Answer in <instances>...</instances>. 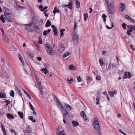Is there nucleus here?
I'll return each mask as SVG.
<instances>
[{
	"mask_svg": "<svg viewBox=\"0 0 135 135\" xmlns=\"http://www.w3.org/2000/svg\"><path fill=\"white\" fill-rule=\"evenodd\" d=\"M45 46L47 52L49 55H52L54 54V51L50 44H45Z\"/></svg>",
	"mask_w": 135,
	"mask_h": 135,
	"instance_id": "f257e3e1",
	"label": "nucleus"
},
{
	"mask_svg": "<svg viewBox=\"0 0 135 135\" xmlns=\"http://www.w3.org/2000/svg\"><path fill=\"white\" fill-rule=\"evenodd\" d=\"M12 14L11 13L10 15H2L0 17V19L1 20L2 22L4 23L5 22L4 19L6 21L11 22L12 21L11 19V16Z\"/></svg>",
	"mask_w": 135,
	"mask_h": 135,
	"instance_id": "f03ea898",
	"label": "nucleus"
},
{
	"mask_svg": "<svg viewBox=\"0 0 135 135\" xmlns=\"http://www.w3.org/2000/svg\"><path fill=\"white\" fill-rule=\"evenodd\" d=\"M109 13L113 15L115 13V9L114 7V3L113 1H112L110 3V6H108L107 8Z\"/></svg>",
	"mask_w": 135,
	"mask_h": 135,
	"instance_id": "7ed1b4c3",
	"label": "nucleus"
},
{
	"mask_svg": "<svg viewBox=\"0 0 135 135\" xmlns=\"http://www.w3.org/2000/svg\"><path fill=\"white\" fill-rule=\"evenodd\" d=\"M93 124L95 130L98 131H99L100 129V126L98 121L96 118L94 119Z\"/></svg>",
	"mask_w": 135,
	"mask_h": 135,
	"instance_id": "20e7f679",
	"label": "nucleus"
},
{
	"mask_svg": "<svg viewBox=\"0 0 135 135\" xmlns=\"http://www.w3.org/2000/svg\"><path fill=\"white\" fill-rule=\"evenodd\" d=\"M72 40L74 42L75 41H76V43H77L79 37L76 32H74L72 33Z\"/></svg>",
	"mask_w": 135,
	"mask_h": 135,
	"instance_id": "39448f33",
	"label": "nucleus"
},
{
	"mask_svg": "<svg viewBox=\"0 0 135 135\" xmlns=\"http://www.w3.org/2000/svg\"><path fill=\"white\" fill-rule=\"evenodd\" d=\"M3 11L4 13V15H10L11 13L10 11L8 8L5 7H4L3 9Z\"/></svg>",
	"mask_w": 135,
	"mask_h": 135,
	"instance_id": "423d86ee",
	"label": "nucleus"
},
{
	"mask_svg": "<svg viewBox=\"0 0 135 135\" xmlns=\"http://www.w3.org/2000/svg\"><path fill=\"white\" fill-rule=\"evenodd\" d=\"M24 25H26V26L25 28L26 30H27L28 31H31V30L30 29L32 25V23H30L28 24H25Z\"/></svg>",
	"mask_w": 135,
	"mask_h": 135,
	"instance_id": "0eeeda50",
	"label": "nucleus"
},
{
	"mask_svg": "<svg viewBox=\"0 0 135 135\" xmlns=\"http://www.w3.org/2000/svg\"><path fill=\"white\" fill-rule=\"evenodd\" d=\"M131 74L129 72H125L123 76V78L125 79L129 78L131 77Z\"/></svg>",
	"mask_w": 135,
	"mask_h": 135,
	"instance_id": "6e6552de",
	"label": "nucleus"
},
{
	"mask_svg": "<svg viewBox=\"0 0 135 135\" xmlns=\"http://www.w3.org/2000/svg\"><path fill=\"white\" fill-rule=\"evenodd\" d=\"M80 114L81 116L83 117V119L84 120L86 121L87 120V118H86V116L84 111H81L80 113Z\"/></svg>",
	"mask_w": 135,
	"mask_h": 135,
	"instance_id": "1a4fd4ad",
	"label": "nucleus"
},
{
	"mask_svg": "<svg viewBox=\"0 0 135 135\" xmlns=\"http://www.w3.org/2000/svg\"><path fill=\"white\" fill-rule=\"evenodd\" d=\"M68 7V8L70 9H72V1H70V2L69 3V4L67 5H65L63 7L65 8L66 7Z\"/></svg>",
	"mask_w": 135,
	"mask_h": 135,
	"instance_id": "9d476101",
	"label": "nucleus"
},
{
	"mask_svg": "<svg viewBox=\"0 0 135 135\" xmlns=\"http://www.w3.org/2000/svg\"><path fill=\"white\" fill-rule=\"evenodd\" d=\"M66 108L65 107L63 109H62V111L63 113V117H64L65 118V117H67L68 116L67 115L69 113L66 110V109H65Z\"/></svg>",
	"mask_w": 135,
	"mask_h": 135,
	"instance_id": "9b49d317",
	"label": "nucleus"
},
{
	"mask_svg": "<svg viewBox=\"0 0 135 135\" xmlns=\"http://www.w3.org/2000/svg\"><path fill=\"white\" fill-rule=\"evenodd\" d=\"M121 6L120 7V10L121 11H124L125 9V6L124 4L122 3H120Z\"/></svg>",
	"mask_w": 135,
	"mask_h": 135,
	"instance_id": "f8f14e48",
	"label": "nucleus"
},
{
	"mask_svg": "<svg viewBox=\"0 0 135 135\" xmlns=\"http://www.w3.org/2000/svg\"><path fill=\"white\" fill-rule=\"evenodd\" d=\"M3 36L4 42L7 44L8 43L9 41V40L8 37L6 36V34L4 35Z\"/></svg>",
	"mask_w": 135,
	"mask_h": 135,
	"instance_id": "ddd939ff",
	"label": "nucleus"
},
{
	"mask_svg": "<svg viewBox=\"0 0 135 135\" xmlns=\"http://www.w3.org/2000/svg\"><path fill=\"white\" fill-rule=\"evenodd\" d=\"M72 124L74 127H76L79 125V123L78 122L74 120L72 121Z\"/></svg>",
	"mask_w": 135,
	"mask_h": 135,
	"instance_id": "4468645a",
	"label": "nucleus"
},
{
	"mask_svg": "<svg viewBox=\"0 0 135 135\" xmlns=\"http://www.w3.org/2000/svg\"><path fill=\"white\" fill-rule=\"evenodd\" d=\"M7 118L9 119H13L14 118V116L12 114L8 113L7 114Z\"/></svg>",
	"mask_w": 135,
	"mask_h": 135,
	"instance_id": "2eb2a0df",
	"label": "nucleus"
},
{
	"mask_svg": "<svg viewBox=\"0 0 135 135\" xmlns=\"http://www.w3.org/2000/svg\"><path fill=\"white\" fill-rule=\"evenodd\" d=\"M51 25V22L48 20L46 22L45 27H49Z\"/></svg>",
	"mask_w": 135,
	"mask_h": 135,
	"instance_id": "dca6fc26",
	"label": "nucleus"
},
{
	"mask_svg": "<svg viewBox=\"0 0 135 135\" xmlns=\"http://www.w3.org/2000/svg\"><path fill=\"white\" fill-rule=\"evenodd\" d=\"M53 12V13H54V15H55L56 13H59L60 12L59 9L57 8V7H55L54 8V9Z\"/></svg>",
	"mask_w": 135,
	"mask_h": 135,
	"instance_id": "f3484780",
	"label": "nucleus"
},
{
	"mask_svg": "<svg viewBox=\"0 0 135 135\" xmlns=\"http://www.w3.org/2000/svg\"><path fill=\"white\" fill-rule=\"evenodd\" d=\"M76 2H75V5L76 8H79L80 7V3L77 0H75Z\"/></svg>",
	"mask_w": 135,
	"mask_h": 135,
	"instance_id": "a211bd4d",
	"label": "nucleus"
},
{
	"mask_svg": "<svg viewBox=\"0 0 135 135\" xmlns=\"http://www.w3.org/2000/svg\"><path fill=\"white\" fill-rule=\"evenodd\" d=\"M18 56H19V58L20 59V61L22 62V64L23 65H24L25 63H24V62L23 60L22 59V58L21 56V55L20 54H18Z\"/></svg>",
	"mask_w": 135,
	"mask_h": 135,
	"instance_id": "6ab92c4d",
	"label": "nucleus"
},
{
	"mask_svg": "<svg viewBox=\"0 0 135 135\" xmlns=\"http://www.w3.org/2000/svg\"><path fill=\"white\" fill-rule=\"evenodd\" d=\"M19 5L18 4L17 2H14L13 4V6L14 8H15L16 9H17Z\"/></svg>",
	"mask_w": 135,
	"mask_h": 135,
	"instance_id": "aec40b11",
	"label": "nucleus"
},
{
	"mask_svg": "<svg viewBox=\"0 0 135 135\" xmlns=\"http://www.w3.org/2000/svg\"><path fill=\"white\" fill-rule=\"evenodd\" d=\"M51 30V29H49L48 31H44L43 32V35L44 36L48 34V33L49 32H50Z\"/></svg>",
	"mask_w": 135,
	"mask_h": 135,
	"instance_id": "412c9836",
	"label": "nucleus"
},
{
	"mask_svg": "<svg viewBox=\"0 0 135 135\" xmlns=\"http://www.w3.org/2000/svg\"><path fill=\"white\" fill-rule=\"evenodd\" d=\"M6 97V95L5 93H0V98H5Z\"/></svg>",
	"mask_w": 135,
	"mask_h": 135,
	"instance_id": "4be33fe9",
	"label": "nucleus"
},
{
	"mask_svg": "<svg viewBox=\"0 0 135 135\" xmlns=\"http://www.w3.org/2000/svg\"><path fill=\"white\" fill-rule=\"evenodd\" d=\"M99 62L101 66H102L104 65L103 60L102 58H101L99 60Z\"/></svg>",
	"mask_w": 135,
	"mask_h": 135,
	"instance_id": "5701e85b",
	"label": "nucleus"
},
{
	"mask_svg": "<svg viewBox=\"0 0 135 135\" xmlns=\"http://www.w3.org/2000/svg\"><path fill=\"white\" fill-rule=\"evenodd\" d=\"M36 80L39 87H40V88H41L42 86L41 85V82L39 80V79H36Z\"/></svg>",
	"mask_w": 135,
	"mask_h": 135,
	"instance_id": "b1692460",
	"label": "nucleus"
},
{
	"mask_svg": "<svg viewBox=\"0 0 135 135\" xmlns=\"http://www.w3.org/2000/svg\"><path fill=\"white\" fill-rule=\"evenodd\" d=\"M26 131L27 133H30L31 131L29 126H27L26 127Z\"/></svg>",
	"mask_w": 135,
	"mask_h": 135,
	"instance_id": "393cba45",
	"label": "nucleus"
},
{
	"mask_svg": "<svg viewBox=\"0 0 135 135\" xmlns=\"http://www.w3.org/2000/svg\"><path fill=\"white\" fill-rule=\"evenodd\" d=\"M27 53L31 57V58H32L34 56V55L32 53L30 52L29 51H27Z\"/></svg>",
	"mask_w": 135,
	"mask_h": 135,
	"instance_id": "a878e982",
	"label": "nucleus"
},
{
	"mask_svg": "<svg viewBox=\"0 0 135 135\" xmlns=\"http://www.w3.org/2000/svg\"><path fill=\"white\" fill-rule=\"evenodd\" d=\"M18 113L21 118H23V112H18Z\"/></svg>",
	"mask_w": 135,
	"mask_h": 135,
	"instance_id": "bb28decb",
	"label": "nucleus"
},
{
	"mask_svg": "<svg viewBox=\"0 0 135 135\" xmlns=\"http://www.w3.org/2000/svg\"><path fill=\"white\" fill-rule=\"evenodd\" d=\"M39 88L40 90L41 94L42 95H44V94L45 92L43 90V89L42 87L41 86V88H40V87H39Z\"/></svg>",
	"mask_w": 135,
	"mask_h": 135,
	"instance_id": "cd10ccee",
	"label": "nucleus"
},
{
	"mask_svg": "<svg viewBox=\"0 0 135 135\" xmlns=\"http://www.w3.org/2000/svg\"><path fill=\"white\" fill-rule=\"evenodd\" d=\"M25 7L20 5H19L17 10H21L25 9Z\"/></svg>",
	"mask_w": 135,
	"mask_h": 135,
	"instance_id": "c85d7f7f",
	"label": "nucleus"
},
{
	"mask_svg": "<svg viewBox=\"0 0 135 135\" xmlns=\"http://www.w3.org/2000/svg\"><path fill=\"white\" fill-rule=\"evenodd\" d=\"M77 22H76V21H75L74 22V30H75L76 29H77Z\"/></svg>",
	"mask_w": 135,
	"mask_h": 135,
	"instance_id": "c756f323",
	"label": "nucleus"
},
{
	"mask_svg": "<svg viewBox=\"0 0 135 135\" xmlns=\"http://www.w3.org/2000/svg\"><path fill=\"white\" fill-rule=\"evenodd\" d=\"M88 17V15L86 13H85L84 15V18L85 21H86Z\"/></svg>",
	"mask_w": 135,
	"mask_h": 135,
	"instance_id": "7c9ffc66",
	"label": "nucleus"
},
{
	"mask_svg": "<svg viewBox=\"0 0 135 135\" xmlns=\"http://www.w3.org/2000/svg\"><path fill=\"white\" fill-rule=\"evenodd\" d=\"M56 100H57V102L59 103V106H60V107H61V108L62 109H63L64 108H64L63 107V104H62L61 103L59 100H58L57 99V98H56Z\"/></svg>",
	"mask_w": 135,
	"mask_h": 135,
	"instance_id": "2f4dec72",
	"label": "nucleus"
},
{
	"mask_svg": "<svg viewBox=\"0 0 135 135\" xmlns=\"http://www.w3.org/2000/svg\"><path fill=\"white\" fill-rule=\"evenodd\" d=\"M53 31L55 35L57 36V28H54Z\"/></svg>",
	"mask_w": 135,
	"mask_h": 135,
	"instance_id": "473e14b6",
	"label": "nucleus"
},
{
	"mask_svg": "<svg viewBox=\"0 0 135 135\" xmlns=\"http://www.w3.org/2000/svg\"><path fill=\"white\" fill-rule=\"evenodd\" d=\"M65 105L67 108L70 109H73V108H72V107H71V106L67 104H66V103L65 104Z\"/></svg>",
	"mask_w": 135,
	"mask_h": 135,
	"instance_id": "72a5a7b5",
	"label": "nucleus"
},
{
	"mask_svg": "<svg viewBox=\"0 0 135 135\" xmlns=\"http://www.w3.org/2000/svg\"><path fill=\"white\" fill-rule=\"evenodd\" d=\"M57 135H66V134L64 133V130L60 131L57 134Z\"/></svg>",
	"mask_w": 135,
	"mask_h": 135,
	"instance_id": "f704fd0d",
	"label": "nucleus"
},
{
	"mask_svg": "<svg viewBox=\"0 0 135 135\" xmlns=\"http://www.w3.org/2000/svg\"><path fill=\"white\" fill-rule=\"evenodd\" d=\"M65 30L64 28L60 30V32H61V34H60V36H61L64 35V33L63 32L64 31H65Z\"/></svg>",
	"mask_w": 135,
	"mask_h": 135,
	"instance_id": "c9c22d12",
	"label": "nucleus"
},
{
	"mask_svg": "<svg viewBox=\"0 0 135 135\" xmlns=\"http://www.w3.org/2000/svg\"><path fill=\"white\" fill-rule=\"evenodd\" d=\"M69 69L71 70H73L75 69L73 65H71L69 66Z\"/></svg>",
	"mask_w": 135,
	"mask_h": 135,
	"instance_id": "e433bc0d",
	"label": "nucleus"
},
{
	"mask_svg": "<svg viewBox=\"0 0 135 135\" xmlns=\"http://www.w3.org/2000/svg\"><path fill=\"white\" fill-rule=\"evenodd\" d=\"M10 95L12 97H14L15 95V93L12 90H11V93L10 94Z\"/></svg>",
	"mask_w": 135,
	"mask_h": 135,
	"instance_id": "4c0bfd02",
	"label": "nucleus"
},
{
	"mask_svg": "<svg viewBox=\"0 0 135 135\" xmlns=\"http://www.w3.org/2000/svg\"><path fill=\"white\" fill-rule=\"evenodd\" d=\"M108 93L109 95L111 97H112L114 96V94H113V93H112V91H109L108 92Z\"/></svg>",
	"mask_w": 135,
	"mask_h": 135,
	"instance_id": "58836bf2",
	"label": "nucleus"
},
{
	"mask_svg": "<svg viewBox=\"0 0 135 135\" xmlns=\"http://www.w3.org/2000/svg\"><path fill=\"white\" fill-rule=\"evenodd\" d=\"M126 26L127 25L125 23H123L122 25V26L123 29H125L126 28Z\"/></svg>",
	"mask_w": 135,
	"mask_h": 135,
	"instance_id": "ea45409f",
	"label": "nucleus"
},
{
	"mask_svg": "<svg viewBox=\"0 0 135 135\" xmlns=\"http://www.w3.org/2000/svg\"><path fill=\"white\" fill-rule=\"evenodd\" d=\"M76 78L79 82H80L82 81V79L80 76H77Z\"/></svg>",
	"mask_w": 135,
	"mask_h": 135,
	"instance_id": "a19ab883",
	"label": "nucleus"
},
{
	"mask_svg": "<svg viewBox=\"0 0 135 135\" xmlns=\"http://www.w3.org/2000/svg\"><path fill=\"white\" fill-rule=\"evenodd\" d=\"M67 117H65V118L63 117V122L65 123H66V122L65 120H68V118H67Z\"/></svg>",
	"mask_w": 135,
	"mask_h": 135,
	"instance_id": "79ce46f5",
	"label": "nucleus"
},
{
	"mask_svg": "<svg viewBox=\"0 0 135 135\" xmlns=\"http://www.w3.org/2000/svg\"><path fill=\"white\" fill-rule=\"evenodd\" d=\"M105 2L107 6V7H108V6H110V3L109 4H108V0H105Z\"/></svg>",
	"mask_w": 135,
	"mask_h": 135,
	"instance_id": "37998d69",
	"label": "nucleus"
},
{
	"mask_svg": "<svg viewBox=\"0 0 135 135\" xmlns=\"http://www.w3.org/2000/svg\"><path fill=\"white\" fill-rule=\"evenodd\" d=\"M25 94L27 95V97H28L30 99H31L32 98L29 95V94L27 93H25Z\"/></svg>",
	"mask_w": 135,
	"mask_h": 135,
	"instance_id": "c03bdc74",
	"label": "nucleus"
},
{
	"mask_svg": "<svg viewBox=\"0 0 135 135\" xmlns=\"http://www.w3.org/2000/svg\"><path fill=\"white\" fill-rule=\"evenodd\" d=\"M60 130V128L59 127L57 129L56 131V133L57 134H58L59 133V131Z\"/></svg>",
	"mask_w": 135,
	"mask_h": 135,
	"instance_id": "a18cd8bd",
	"label": "nucleus"
},
{
	"mask_svg": "<svg viewBox=\"0 0 135 135\" xmlns=\"http://www.w3.org/2000/svg\"><path fill=\"white\" fill-rule=\"evenodd\" d=\"M101 77H100L98 75H97L96 76V80L98 81H99Z\"/></svg>",
	"mask_w": 135,
	"mask_h": 135,
	"instance_id": "49530a36",
	"label": "nucleus"
},
{
	"mask_svg": "<svg viewBox=\"0 0 135 135\" xmlns=\"http://www.w3.org/2000/svg\"><path fill=\"white\" fill-rule=\"evenodd\" d=\"M0 30L1 31V32L3 33V36L4 35H6L5 33H4V31L2 28H1L0 29Z\"/></svg>",
	"mask_w": 135,
	"mask_h": 135,
	"instance_id": "de8ad7c7",
	"label": "nucleus"
},
{
	"mask_svg": "<svg viewBox=\"0 0 135 135\" xmlns=\"http://www.w3.org/2000/svg\"><path fill=\"white\" fill-rule=\"evenodd\" d=\"M69 54V53H67L64 54L63 56V58H65L68 56Z\"/></svg>",
	"mask_w": 135,
	"mask_h": 135,
	"instance_id": "09e8293b",
	"label": "nucleus"
},
{
	"mask_svg": "<svg viewBox=\"0 0 135 135\" xmlns=\"http://www.w3.org/2000/svg\"><path fill=\"white\" fill-rule=\"evenodd\" d=\"M119 131L120 133H122L124 135H127L125 133H124L122 131L121 129H119Z\"/></svg>",
	"mask_w": 135,
	"mask_h": 135,
	"instance_id": "8fccbe9b",
	"label": "nucleus"
},
{
	"mask_svg": "<svg viewBox=\"0 0 135 135\" xmlns=\"http://www.w3.org/2000/svg\"><path fill=\"white\" fill-rule=\"evenodd\" d=\"M47 69L46 68H43L41 70V71H42L45 72V71H47Z\"/></svg>",
	"mask_w": 135,
	"mask_h": 135,
	"instance_id": "3c124183",
	"label": "nucleus"
},
{
	"mask_svg": "<svg viewBox=\"0 0 135 135\" xmlns=\"http://www.w3.org/2000/svg\"><path fill=\"white\" fill-rule=\"evenodd\" d=\"M130 47L132 49V50L134 51L135 50V49L133 47V46L132 45H130Z\"/></svg>",
	"mask_w": 135,
	"mask_h": 135,
	"instance_id": "603ef678",
	"label": "nucleus"
},
{
	"mask_svg": "<svg viewBox=\"0 0 135 135\" xmlns=\"http://www.w3.org/2000/svg\"><path fill=\"white\" fill-rule=\"evenodd\" d=\"M48 8V7L47 6H46L43 9H42L41 11H44L47 8Z\"/></svg>",
	"mask_w": 135,
	"mask_h": 135,
	"instance_id": "864d4df0",
	"label": "nucleus"
},
{
	"mask_svg": "<svg viewBox=\"0 0 135 135\" xmlns=\"http://www.w3.org/2000/svg\"><path fill=\"white\" fill-rule=\"evenodd\" d=\"M125 17L126 19H127L128 20H129V18L130 17L128 16L127 15H126L125 16Z\"/></svg>",
	"mask_w": 135,
	"mask_h": 135,
	"instance_id": "5fc2aeb1",
	"label": "nucleus"
},
{
	"mask_svg": "<svg viewBox=\"0 0 135 135\" xmlns=\"http://www.w3.org/2000/svg\"><path fill=\"white\" fill-rule=\"evenodd\" d=\"M132 27V25H128L127 26V27L129 29L131 28Z\"/></svg>",
	"mask_w": 135,
	"mask_h": 135,
	"instance_id": "6e6d98bb",
	"label": "nucleus"
},
{
	"mask_svg": "<svg viewBox=\"0 0 135 135\" xmlns=\"http://www.w3.org/2000/svg\"><path fill=\"white\" fill-rule=\"evenodd\" d=\"M10 131L11 133H15V131L13 129H12L10 130Z\"/></svg>",
	"mask_w": 135,
	"mask_h": 135,
	"instance_id": "4d7b16f0",
	"label": "nucleus"
},
{
	"mask_svg": "<svg viewBox=\"0 0 135 135\" xmlns=\"http://www.w3.org/2000/svg\"><path fill=\"white\" fill-rule=\"evenodd\" d=\"M4 74L5 76H7L8 75V73L6 71H4Z\"/></svg>",
	"mask_w": 135,
	"mask_h": 135,
	"instance_id": "13d9d810",
	"label": "nucleus"
},
{
	"mask_svg": "<svg viewBox=\"0 0 135 135\" xmlns=\"http://www.w3.org/2000/svg\"><path fill=\"white\" fill-rule=\"evenodd\" d=\"M30 108L32 110V111H34L35 110V109L33 108V106L32 105L30 106Z\"/></svg>",
	"mask_w": 135,
	"mask_h": 135,
	"instance_id": "bf43d9fd",
	"label": "nucleus"
},
{
	"mask_svg": "<svg viewBox=\"0 0 135 135\" xmlns=\"http://www.w3.org/2000/svg\"><path fill=\"white\" fill-rule=\"evenodd\" d=\"M130 32L129 30H128L127 32V34L129 36H130L131 35V33Z\"/></svg>",
	"mask_w": 135,
	"mask_h": 135,
	"instance_id": "052dcab7",
	"label": "nucleus"
},
{
	"mask_svg": "<svg viewBox=\"0 0 135 135\" xmlns=\"http://www.w3.org/2000/svg\"><path fill=\"white\" fill-rule=\"evenodd\" d=\"M37 60L38 61H41L42 60V58L40 57H37Z\"/></svg>",
	"mask_w": 135,
	"mask_h": 135,
	"instance_id": "680f3d73",
	"label": "nucleus"
},
{
	"mask_svg": "<svg viewBox=\"0 0 135 135\" xmlns=\"http://www.w3.org/2000/svg\"><path fill=\"white\" fill-rule=\"evenodd\" d=\"M33 118V117L32 116H29L28 117V119H29V120H32V119Z\"/></svg>",
	"mask_w": 135,
	"mask_h": 135,
	"instance_id": "e2e57ef3",
	"label": "nucleus"
},
{
	"mask_svg": "<svg viewBox=\"0 0 135 135\" xmlns=\"http://www.w3.org/2000/svg\"><path fill=\"white\" fill-rule=\"evenodd\" d=\"M34 31L38 33L39 32V30L38 29H34Z\"/></svg>",
	"mask_w": 135,
	"mask_h": 135,
	"instance_id": "0e129e2a",
	"label": "nucleus"
},
{
	"mask_svg": "<svg viewBox=\"0 0 135 135\" xmlns=\"http://www.w3.org/2000/svg\"><path fill=\"white\" fill-rule=\"evenodd\" d=\"M129 20L131 22H134V20L131 17H130L129 19Z\"/></svg>",
	"mask_w": 135,
	"mask_h": 135,
	"instance_id": "69168bd1",
	"label": "nucleus"
},
{
	"mask_svg": "<svg viewBox=\"0 0 135 135\" xmlns=\"http://www.w3.org/2000/svg\"><path fill=\"white\" fill-rule=\"evenodd\" d=\"M86 80H91V79L90 78L89 76H87V77L86 79Z\"/></svg>",
	"mask_w": 135,
	"mask_h": 135,
	"instance_id": "338daca9",
	"label": "nucleus"
},
{
	"mask_svg": "<svg viewBox=\"0 0 135 135\" xmlns=\"http://www.w3.org/2000/svg\"><path fill=\"white\" fill-rule=\"evenodd\" d=\"M38 43L40 44H42V40H40L38 41Z\"/></svg>",
	"mask_w": 135,
	"mask_h": 135,
	"instance_id": "774afa93",
	"label": "nucleus"
}]
</instances>
